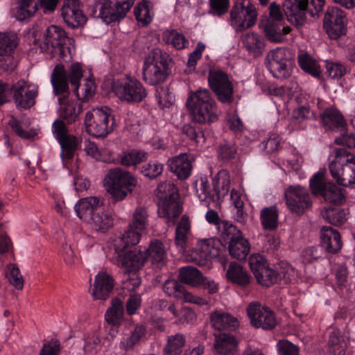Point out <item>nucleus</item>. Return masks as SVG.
Listing matches in <instances>:
<instances>
[{"label": "nucleus", "mask_w": 355, "mask_h": 355, "mask_svg": "<svg viewBox=\"0 0 355 355\" xmlns=\"http://www.w3.org/2000/svg\"><path fill=\"white\" fill-rule=\"evenodd\" d=\"M227 278L234 284L246 286L250 284V277L243 267L236 263L231 262L226 273Z\"/></svg>", "instance_id": "36"}, {"label": "nucleus", "mask_w": 355, "mask_h": 355, "mask_svg": "<svg viewBox=\"0 0 355 355\" xmlns=\"http://www.w3.org/2000/svg\"><path fill=\"white\" fill-rule=\"evenodd\" d=\"M293 268L286 262H281L275 267V275L277 279L276 284H287L294 277Z\"/></svg>", "instance_id": "51"}, {"label": "nucleus", "mask_w": 355, "mask_h": 355, "mask_svg": "<svg viewBox=\"0 0 355 355\" xmlns=\"http://www.w3.org/2000/svg\"><path fill=\"white\" fill-rule=\"evenodd\" d=\"M243 43L248 53L254 57L261 56L264 51V38L256 33L246 34Z\"/></svg>", "instance_id": "37"}, {"label": "nucleus", "mask_w": 355, "mask_h": 355, "mask_svg": "<svg viewBox=\"0 0 355 355\" xmlns=\"http://www.w3.org/2000/svg\"><path fill=\"white\" fill-rule=\"evenodd\" d=\"M260 26L268 39L275 42H282L284 36L291 31V27L285 26L283 21L262 19Z\"/></svg>", "instance_id": "26"}, {"label": "nucleus", "mask_w": 355, "mask_h": 355, "mask_svg": "<svg viewBox=\"0 0 355 355\" xmlns=\"http://www.w3.org/2000/svg\"><path fill=\"white\" fill-rule=\"evenodd\" d=\"M211 13L220 17L227 12L230 6L229 0H209Z\"/></svg>", "instance_id": "63"}, {"label": "nucleus", "mask_w": 355, "mask_h": 355, "mask_svg": "<svg viewBox=\"0 0 355 355\" xmlns=\"http://www.w3.org/2000/svg\"><path fill=\"white\" fill-rule=\"evenodd\" d=\"M148 153L142 150L132 149L124 152L119 157V162L124 166H137L147 160Z\"/></svg>", "instance_id": "45"}, {"label": "nucleus", "mask_w": 355, "mask_h": 355, "mask_svg": "<svg viewBox=\"0 0 355 355\" xmlns=\"http://www.w3.org/2000/svg\"><path fill=\"white\" fill-rule=\"evenodd\" d=\"M162 172L163 164L157 162H150L144 165L141 169V174L150 179L157 178Z\"/></svg>", "instance_id": "59"}, {"label": "nucleus", "mask_w": 355, "mask_h": 355, "mask_svg": "<svg viewBox=\"0 0 355 355\" xmlns=\"http://www.w3.org/2000/svg\"><path fill=\"white\" fill-rule=\"evenodd\" d=\"M178 278L182 283L194 287L201 285L204 280L202 274L196 268L191 266L180 268L178 270Z\"/></svg>", "instance_id": "39"}, {"label": "nucleus", "mask_w": 355, "mask_h": 355, "mask_svg": "<svg viewBox=\"0 0 355 355\" xmlns=\"http://www.w3.org/2000/svg\"><path fill=\"white\" fill-rule=\"evenodd\" d=\"M150 5L149 1L142 0L134 9L135 18L142 26H146L152 21L153 12Z\"/></svg>", "instance_id": "49"}, {"label": "nucleus", "mask_w": 355, "mask_h": 355, "mask_svg": "<svg viewBox=\"0 0 355 355\" xmlns=\"http://www.w3.org/2000/svg\"><path fill=\"white\" fill-rule=\"evenodd\" d=\"M113 91L121 100L128 103H139L147 96L141 83L136 78L126 76L113 84Z\"/></svg>", "instance_id": "14"}, {"label": "nucleus", "mask_w": 355, "mask_h": 355, "mask_svg": "<svg viewBox=\"0 0 355 355\" xmlns=\"http://www.w3.org/2000/svg\"><path fill=\"white\" fill-rule=\"evenodd\" d=\"M279 355H299V348L288 340H280L277 345Z\"/></svg>", "instance_id": "64"}, {"label": "nucleus", "mask_w": 355, "mask_h": 355, "mask_svg": "<svg viewBox=\"0 0 355 355\" xmlns=\"http://www.w3.org/2000/svg\"><path fill=\"white\" fill-rule=\"evenodd\" d=\"M182 131L190 139L195 141L196 143H204L205 141L204 132L200 128L187 124L183 126Z\"/></svg>", "instance_id": "61"}, {"label": "nucleus", "mask_w": 355, "mask_h": 355, "mask_svg": "<svg viewBox=\"0 0 355 355\" xmlns=\"http://www.w3.org/2000/svg\"><path fill=\"white\" fill-rule=\"evenodd\" d=\"M208 85L222 103L234 101V87L227 73L221 69H211L207 77Z\"/></svg>", "instance_id": "10"}, {"label": "nucleus", "mask_w": 355, "mask_h": 355, "mask_svg": "<svg viewBox=\"0 0 355 355\" xmlns=\"http://www.w3.org/2000/svg\"><path fill=\"white\" fill-rule=\"evenodd\" d=\"M214 349L220 355H227L236 351L237 342L232 334H220L216 336Z\"/></svg>", "instance_id": "35"}, {"label": "nucleus", "mask_w": 355, "mask_h": 355, "mask_svg": "<svg viewBox=\"0 0 355 355\" xmlns=\"http://www.w3.org/2000/svg\"><path fill=\"white\" fill-rule=\"evenodd\" d=\"M51 83L55 95L60 96V116L68 124L75 123L81 112V107L77 102L69 99V90L67 79L62 64H57L51 76Z\"/></svg>", "instance_id": "1"}, {"label": "nucleus", "mask_w": 355, "mask_h": 355, "mask_svg": "<svg viewBox=\"0 0 355 355\" xmlns=\"http://www.w3.org/2000/svg\"><path fill=\"white\" fill-rule=\"evenodd\" d=\"M220 245L219 240L212 238L199 241L191 252L190 260L199 266H204L207 260L219 256Z\"/></svg>", "instance_id": "19"}, {"label": "nucleus", "mask_w": 355, "mask_h": 355, "mask_svg": "<svg viewBox=\"0 0 355 355\" xmlns=\"http://www.w3.org/2000/svg\"><path fill=\"white\" fill-rule=\"evenodd\" d=\"M257 15L255 6L250 0H235L228 22L236 32H243L256 24Z\"/></svg>", "instance_id": "9"}, {"label": "nucleus", "mask_w": 355, "mask_h": 355, "mask_svg": "<svg viewBox=\"0 0 355 355\" xmlns=\"http://www.w3.org/2000/svg\"><path fill=\"white\" fill-rule=\"evenodd\" d=\"M278 209L276 205L266 207L260 211L262 226L266 230H275L278 225Z\"/></svg>", "instance_id": "42"}, {"label": "nucleus", "mask_w": 355, "mask_h": 355, "mask_svg": "<svg viewBox=\"0 0 355 355\" xmlns=\"http://www.w3.org/2000/svg\"><path fill=\"white\" fill-rule=\"evenodd\" d=\"M170 171L175 173L179 179L185 180L191 174L192 165L189 155L182 153L168 161Z\"/></svg>", "instance_id": "27"}, {"label": "nucleus", "mask_w": 355, "mask_h": 355, "mask_svg": "<svg viewBox=\"0 0 355 355\" xmlns=\"http://www.w3.org/2000/svg\"><path fill=\"white\" fill-rule=\"evenodd\" d=\"M257 282L263 286L269 287L277 283V279L275 275V269L269 268L268 265L263 270L259 271V274L254 275Z\"/></svg>", "instance_id": "58"}, {"label": "nucleus", "mask_w": 355, "mask_h": 355, "mask_svg": "<svg viewBox=\"0 0 355 355\" xmlns=\"http://www.w3.org/2000/svg\"><path fill=\"white\" fill-rule=\"evenodd\" d=\"M218 230L222 240L226 244L230 243L231 241L243 237L241 232L235 225L226 220L220 222Z\"/></svg>", "instance_id": "48"}, {"label": "nucleus", "mask_w": 355, "mask_h": 355, "mask_svg": "<svg viewBox=\"0 0 355 355\" xmlns=\"http://www.w3.org/2000/svg\"><path fill=\"white\" fill-rule=\"evenodd\" d=\"M162 40L167 44H171L175 49L181 50L187 48L189 42L186 37L175 30H166L162 34Z\"/></svg>", "instance_id": "46"}, {"label": "nucleus", "mask_w": 355, "mask_h": 355, "mask_svg": "<svg viewBox=\"0 0 355 355\" xmlns=\"http://www.w3.org/2000/svg\"><path fill=\"white\" fill-rule=\"evenodd\" d=\"M189 217L183 215L175 230V243L180 252L184 253L187 248V235L190 231Z\"/></svg>", "instance_id": "34"}, {"label": "nucleus", "mask_w": 355, "mask_h": 355, "mask_svg": "<svg viewBox=\"0 0 355 355\" xmlns=\"http://www.w3.org/2000/svg\"><path fill=\"white\" fill-rule=\"evenodd\" d=\"M248 315L252 326L263 330H272L277 325L275 313L260 303L251 302L247 308Z\"/></svg>", "instance_id": "16"}, {"label": "nucleus", "mask_w": 355, "mask_h": 355, "mask_svg": "<svg viewBox=\"0 0 355 355\" xmlns=\"http://www.w3.org/2000/svg\"><path fill=\"white\" fill-rule=\"evenodd\" d=\"M320 120L326 130L334 132L344 130L347 122L340 110L334 106L328 107L321 110Z\"/></svg>", "instance_id": "23"}, {"label": "nucleus", "mask_w": 355, "mask_h": 355, "mask_svg": "<svg viewBox=\"0 0 355 355\" xmlns=\"http://www.w3.org/2000/svg\"><path fill=\"white\" fill-rule=\"evenodd\" d=\"M133 3L134 0H127L122 2L119 1L115 3L112 2L106 9V11L109 12L107 15L110 17V20H107L106 18L101 19L106 24H111L119 21L125 17Z\"/></svg>", "instance_id": "32"}, {"label": "nucleus", "mask_w": 355, "mask_h": 355, "mask_svg": "<svg viewBox=\"0 0 355 355\" xmlns=\"http://www.w3.org/2000/svg\"><path fill=\"white\" fill-rule=\"evenodd\" d=\"M328 344L331 350L338 355H342L346 347L339 331H333L330 333Z\"/></svg>", "instance_id": "56"}, {"label": "nucleus", "mask_w": 355, "mask_h": 355, "mask_svg": "<svg viewBox=\"0 0 355 355\" xmlns=\"http://www.w3.org/2000/svg\"><path fill=\"white\" fill-rule=\"evenodd\" d=\"M79 88L80 85L76 86L73 88V91L77 98L82 102L88 101L92 97H93L96 90L95 83L94 80L91 79L86 80L83 88H81L80 92L79 91Z\"/></svg>", "instance_id": "54"}, {"label": "nucleus", "mask_w": 355, "mask_h": 355, "mask_svg": "<svg viewBox=\"0 0 355 355\" xmlns=\"http://www.w3.org/2000/svg\"><path fill=\"white\" fill-rule=\"evenodd\" d=\"M124 309L121 300L119 298H114L112 301V306L109 308L105 315L106 321L113 325H119L122 321Z\"/></svg>", "instance_id": "47"}, {"label": "nucleus", "mask_w": 355, "mask_h": 355, "mask_svg": "<svg viewBox=\"0 0 355 355\" xmlns=\"http://www.w3.org/2000/svg\"><path fill=\"white\" fill-rule=\"evenodd\" d=\"M329 171L338 184L355 187V155L345 148L335 149V158L329 164Z\"/></svg>", "instance_id": "7"}, {"label": "nucleus", "mask_w": 355, "mask_h": 355, "mask_svg": "<svg viewBox=\"0 0 355 355\" xmlns=\"http://www.w3.org/2000/svg\"><path fill=\"white\" fill-rule=\"evenodd\" d=\"M37 9V3L33 4V0H19L16 8L15 17L22 21L32 17Z\"/></svg>", "instance_id": "52"}, {"label": "nucleus", "mask_w": 355, "mask_h": 355, "mask_svg": "<svg viewBox=\"0 0 355 355\" xmlns=\"http://www.w3.org/2000/svg\"><path fill=\"white\" fill-rule=\"evenodd\" d=\"M58 141L62 149L61 158L63 162L67 163L74 156L75 151L78 148V139L73 135H68Z\"/></svg>", "instance_id": "44"}, {"label": "nucleus", "mask_w": 355, "mask_h": 355, "mask_svg": "<svg viewBox=\"0 0 355 355\" xmlns=\"http://www.w3.org/2000/svg\"><path fill=\"white\" fill-rule=\"evenodd\" d=\"M194 123L205 125L218 121L216 103L210 91L200 89L191 93L187 101Z\"/></svg>", "instance_id": "3"}, {"label": "nucleus", "mask_w": 355, "mask_h": 355, "mask_svg": "<svg viewBox=\"0 0 355 355\" xmlns=\"http://www.w3.org/2000/svg\"><path fill=\"white\" fill-rule=\"evenodd\" d=\"M61 15L64 22L72 28L83 26L87 20L78 0H66L61 9Z\"/></svg>", "instance_id": "22"}, {"label": "nucleus", "mask_w": 355, "mask_h": 355, "mask_svg": "<svg viewBox=\"0 0 355 355\" xmlns=\"http://www.w3.org/2000/svg\"><path fill=\"white\" fill-rule=\"evenodd\" d=\"M345 11L338 7L329 8L324 17V28L331 39H338L346 33Z\"/></svg>", "instance_id": "17"}, {"label": "nucleus", "mask_w": 355, "mask_h": 355, "mask_svg": "<svg viewBox=\"0 0 355 355\" xmlns=\"http://www.w3.org/2000/svg\"><path fill=\"white\" fill-rule=\"evenodd\" d=\"M38 86L24 79H20L10 86L14 103L18 110H29L36 103Z\"/></svg>", "instance_id": "11"}, {"label": "nucleus", "mask_w": 355, "mask_h": 355, "mask_svg": "<svg viewBox=\"0 0 355 355\" xmlns=\"http://www.w3.org/2000/svg\"><path fill=\"white\" fill-rule=\"evenodd\" d=\"M218 158L223 162H229L236 157L237 147L233 141H223L217 149Z\"/></svg>", "instance_id": "53"}, {"label": "nucleus", "mask_w": 355, "mask_h": 355, "mask_svg": "<svg viewBox=\"0 0 355 355\" xmlns=\"http://www.w3.org/2000/svg\"><path fill=\"white\" fill-rule=\"evenodd\" d=\"M157 190V213L159 217L166 220L168 225H173L182 211L178 188L173 183L164 182L158 185Z\"/></svg>", "instance_id": "4"}, {"label": "nucleus", "mask_w": 355, "mask_h": 355, "mask_svg": "<svg viewBox=\"0 0 355 355\" xmlns=\"http://www.w3.org/2000/svg\"><path fill=\"white\" fill-rule=\"evenodd\" d=\"M103 205V198L101 196H90L79 200L75 205L77 216L87 222Z\"/></svg>", "instance_id": "25"}, {"label": "nucleus", "mask_w": 355, "mask_h": 355, "mask_svg": "<svg viewBox=\"0 0 355 355\" xmlns=\"http://www.w3.org/2000/svg\"><path fill=\"white\" fill-rule=\"evenodd\" d=\"M209 318L211 326L218 331H234L239 325L236 318L223 311L216 310L211 313Z\"/></svg>", "instance_id": "28"}, {"label": "nucleus", "mask_w": 355, "mask_h": 355, "mask_svg": "<svg viewBox=\"0 0 355 355\" xmlns=\"http://www.w3.org/2000/svg\"><path fill=\"white\" fill-rule=\"evenodd\" d=\"M114 286V280L107 272H98L94 279L91 293L95 300H105L111 295Z\"/></svg>", "instance_id": "24"}, {"label": "nucleus", "mask_w": 355, "mask_h": 355, "mask_svg": "<svg viewBox=\"0 0 355 355\" xmlns=\"http://www.w3.org/2000/svg\"><path fill=\"white\" fill-rule=\"evenodd\" d=\"M156 98L160 108L170 107L175 101V97L168 87H160L156 90Z\"/></svg>", "instance_id": "57"}, {"label": "nucleus", "mask_w": 355, "mask_h": 355, "mask_svg": "<svg viewBox=\"0 0 355 355\" xmlns=\"http://www.w3.org/2000/svg\"><path fill=\"white\" fill-rule=\"evenodd\" d=\"M298 64L306 73L314 78H320L321 75L320 67L315 59L307 53H302L297 57Z\"/></svg>", "instance_id": "43"}, {"label": "nucleus", "mask_w": 355, "mask_h": 355, "mask_svg": "<svg viewBox=\"0 0 355 355\" xmlns=\"http://www.w3.org/2000/svg\"><path fill=\"white\" fill-rule=\"evenodd\" d=\"M146 332V330L144 326H137L130 333L125 334L121 337L119 342L120 349L125 352L133 350L145 336Z\"/></svg>", "instance_id": "33"}, {"label": "nucleus", "mask_w": 355, "mask_h": 355, "mask_svg": "<svg viewBox=\"0 0 355 355\" xmlns=\"http://www.w3.org/2000/svg\"><path fill=\"white\" fill-rule=\"evenodd\" d=\"M71 38L67 35L66 32L60 27L52 25L47 28L42 39H35V46H38L42 52L49 53L51 58L58 61H66L70 58V47Z\"/></svg>", "instance_id": "2"}, {"label": "nucleus", "mask_w": 355, "mask_h": 355, "mask_svg": "<svg viewBox=\"0 0 355 355\" xmlns=\"http://www.w3.org/2000/svg\"><path fill=\"white\" fill-rule=\"evenodd\" d=\"M228 250L232 257L238 260H245L250 250L248 241L243 236L228 243Z\"/></svg>", "instance_id": "41"}, {"label": "nucleus", "mask_w": 355, "mask_h": 355, "mask_svg": "<svg viewBox=\"0 0 355 355\" xmlns=\"http://www.w3.org/2000/svg\"><path fill=\"white\" fill-rule=\"evenodd\" d=\"M144 254L146 256V260H150L155 268L160 269L166 263V252L163 243L159 240L152 241Z\"/></svg>", "instance_id": "30"}, {"label": "nucleus", "mask_w": 355, "mask_h": 355, "mask_svg": "<svg viewBox=\"0 0 355 355\" xmlns=\"http://www.w3.org/2000/svg\"><path fill=\"white\" fill-rule=\"evenodd\" d=\"M104 180L107 192L115 201L124 200L137 185V178L128 171L120 167L110 169Z\"/></svg>", "instance_id": "5"}, {"label": "nucleus", "mask_w": 355, "mask_h": 355, "mask_svg": "<svg viewBox=\"0 0 355 355\" xmlns=\"http://www.w3.org/2000/svg\"><path fill=\"white\" fill-rule=\"evenodd\" d=\"M171 58L159 49L154 50L146 58L143 65V79L150 85L164 83L170 74Z\"/></svg>", "instance_id": "6"}, {"label": "nucleus", "mask_w": 355, "mask_h": 355, "mask_svg": "<svg viewBox=\"0 0 355 355\" xmlns=\"http://www.w3.org/2000/svg\"><path fill=\"white\" fill-rule=\"evenodd\" d=\"M348 211L347 209L340 207L329 206L324 207L321 211V215L330 224L335 226H340L347 220Z\"/></svg>", "instance_id": "40"}, {"label": "nucleus", "mask_w": 355, "mask_h": 355, "mask_svg": "<svg viewBox=\"0 0 355 355\" xmlns=\"http://www.w3.org/2000/svg\"><path fill=\"white\" fill-rule=\"evenodd\" d=\"M162 288L164 292L169 297L178 300H184L188 302H194L198 304L197 300H194V296L188 293L184 286L178 280L167 279L164 282Z\"/></svg>", "instance_id": "31"}, {"label": "nucleus", "mask_w": 355, "mask_h": 355, "mask_svg": "<svg viewBox=\"0 0 355 355\" xmlns=\"http://www.w3.org/2000/svg\"><path fill=\"white\" fill-rule=\"evenodd\" d=\"M86 130L94 137H105L113 131L114 116L107 107L93 108L85 117Z\"/></svg>", "instance_id": "8"}, {"label": "nucleus", "mask_w": 355, "mask_h": 355, "mask_svg": "<svg viewBox=\"0 0 355 355\" xmlns=\"http://www.w3.org/2000/svg\"><path fill=\"white\" fill-rule=\"evenodd\" d=\"M17 45L15 34L0 33V55L10 54Z\"/></svg>", "instance_id": "55"}, {"label": "nucleus", "mask_w": 355, "mask_h": 355, "mask_svg": "<svg viewBox=\"0 0 355 355\" xmlns=\"http://www.w3.org/2000/svg\"><path fill=\"white\" fill-rule=\"evenodd\" d=\"M130 246L124 248L123 243L120 242L116 248L117 251L121 252L117 258V263L127 273L137 272L146 261V256L144 252L137 251L136 249L134 250H127Z\"/></svg>", "instance_id": "18"}, {"label": "nucleus", "mask_w": 355, "mask_h": 355, "mask_svg": "<svg viewBox=\"0 0 355 355\" xmlns=\"http://www.w3.org/2000/svg\"><path fill=\"white\" fill-rule=\"evenodd\" d=\"M325 67L329 76L333 79L340 78L347 72L345 66L340 62L327 61Z\"/></svg>", "instance_id": "60"}, {"label": "nucleus", "mask_w": 355, "mask_h": 355, "mask_svg": "<svg viewBox=\"0 0 355 355\" xmlns=\"http://www.w3.org/2000/svg\"><path fill=\"white\" fill-rule=\"evenodd\" d=\"M148 213L146 209L138 207L135 209L132 223L129 224L128 229L120 239L123 248L129 245H136L140 239L141 232L146 229L148 223Z\"/></svg>", "instance_id": "15"}, {"label": "nucleus", "mask_w": 355, "mask_h": 355, "mask_svg": "<svg viewBox=\"0 0 355 355\" xmlns=\"http://www.w3.org/2000/svg\"><path fill=\"white\" fill-rule=\"evenodd\" d=\"M266 65L272 76L286 79L291 76V53L288 49L277 48L270 51L266 58Z\"/></svg>", "instance_id": "12"}, {"label": "nucleus", "mask_w": 355, "mask_h": 355, "mask_svg": "<svg viewBox=\"0 0 355 355\" xmlns=\"http://www.w3.org/2000/svg\"><path fill=\"white\" fill-rule=\"evenodd\" d=\"M283 10L290 23L295 26H302L306 20L308 0H285Z\"/></svg>", "instance_id": "21"}, {"label": "nucleus", "mask_w": 355, "mask_h": 355, "mask_svg": "<svg viewBox=\"0 0 355 355\" xmlns=\"http://www.w3.org/2000/svg\"><path fill=\"white\" fill-rule=\"evenodd\" d=\"M113 217L107 211H97L87 223L97 232H105L113 225Z\"/></svg>", "instance_id": "38"}, {"label": "nucleus", "mask_w": 355, "mask_h": 355, "mask_svg": "<svg viewBox=\"0 0 355 355\" xmlns=\"http://www.w3.org/2000/svg\"><path fill=\"white\" fill-rule=\"evenodd\" d=\"M185 343V337L181 334L168 336L164 355H180Z\"/></svg>", "instance_id": "50"}, {"label": "nucleus", "mask_w": 355, "mask_h": 355, "mask_svg": "<svg viewBox=\"0 0 355 355\" xmlns=\"http://www.w3.org/2000/svg\"><path fill=\"white\" fill-rule=\"evenodd\" d=\"M310 188L313 195H320L331 203L341 205L345 202L344 190L331 182H326L322 172L316 173L311 178Z\"/></svg>", "instance_id": "13"}, {"label": "nucleus", "mask_w": 355, "mask_h": 355, "mask_svg": "<svg viewBox=\"0 0 355 355\" xmlns=\"http://www.w3.org/2000/svg\"><path fill=\"white\" fill-rule=\"evenodd\" d=\"M64 73L67 76V82L69 80L71 84L75 87L79 85V83L83 78V71L80 64L76 63L71 64L68 74L65 70Z\"/></svg>", "instance_id": "62"}, {"label": "nucleus", "mask_w": 355, "mask_h": 355, "mask_svg": "<svg viewBox=\"0 0 355 355\" xmlns=\"http://www.w3.org/2000/svg\"><path fill=\"white\" fill-rule=\"evenodd\" d=\"M321 246L329 253H336L342 248L343 243L339 232L331 227H323L321 230Z\"/></svg>", "instance_id": "29"}, {"label": "nucleus", "mask_w": 355, "mask_h": 355, "mask_svg": "<svg viewBox=\"0 0 355 355\" xmlns=\"http://www.w3.org/2000/svg\"><path fill=\"white\" fill-rule=\"evenodd\" d=\"M288 208L297 214H302L312 205L308 191L300 186H291L285 193Z\"/></svg>", "instance_id": "20"}]
</instances>
